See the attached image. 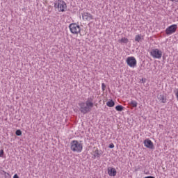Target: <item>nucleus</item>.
I'll return each mask as SVG.
<instances>
[{"instance_id":"f257e3e1","label":"nucleus","mask_w":178,"mask_h":178,"mask_svg":"<svg viewBox=\"0 0 178 178\" xmlns=\"http://www.w3.org/2000/svg\"><path fill=\"white\" fill-rule=\"evenodd\" d=\"M79 106H80V112L83 115L91 112V109L94 108V96L88 97L86 102H81Z\"/></svg>"},{"instance_id":"f03ea898","label":"nucleus","mask_w":178,"mask_h":178,"mask_svg":"<svg viewBox=\"0 0 178 178\" xmlns=\"http://www.w3.org/2000/svg\"><path fill=\"white\" fill-rule=\"evenodd\" d=\"M71 151H73V152H81L83 151V144L78 140H72L71 142Z\"/></svg>"},{"instance_id":"7ed1b4c3","label":"nucleus","mask_w":178,"mask_h":178,"mask_svg":"<svg viewBox=\"0 0 178 178\" xmlns=\"http://www.w3.org/2000/svg\"><path fill=\"white\" fill-rule=\"evenodd\" d=\"M54 8H58V12H65L67 9V6L64 1L57 0L54 2Z\"/></svg>"},{"instance_id":"20e7f679","label":"nucleus","mask_w":178,"mask_h":178,"mask_svg":"<svg viewBox=\"0 0 178 178\" xmlns=\"http://www.w3.org/2000/svg\"><path fill=\"white\" fill-rule=\"evenodd\" d=\"M69 28L72 34H79L81 30L80 26L77 25L76 23L70 24Z\"/></svg>"},{"instance_id":"39448f33","label":"nucleus","mask_w":178,"mask_h":178,"mask_svg":"<svg viewBox=\"0 0 178 178\" xmlns=\"http://www.w3.org/2000/svg\"><path fill=\"white\" fill-rule=\"evenodd\" d=\"M150 55L155 59H161V58H162V51L159 49H153L150 51Z\"/></svg>"},{"instance_id":"423d86ee","label":"nucleus","mask_w":178,"mask_h":178,"mask_svg":"<svg viewBox=\"0 0 178 178\" xmlns=\"http://www.w3.org/2000/svg\"><path fill=\"white\" fill-rule=\"evenodd\" d=\"M127 63L130 67H136L137 66V60L134 56L128 57L127 58Z\"/></svg>"},{"instance_id":"0eeeda50","label":"nucleus","mask_w":178,"mask_h":178,"mask_svg":"<svg viewBox=\"0 0 178 178\" xmlns=\"http://www.w3.org/2000/svg\"><path fill=\"white\" fill-rule=\"evenodd\" d=\"M176 30H177V25L173 24L166 29L165 33L167 34V35H170V34L176 33Z\"/></svg>"},{"instance_id":"6e6552de","label":"nucleus","mask_w":178,"mask_h":178,"mask_svg":"<svg viewBox=\"0 0 178 178\" xmlns=\"http://www.w3.org/2000/svg\"><path fill=\"white\" fill-rule=\"evenodd\" d=\"M144 145L145 147H146L147 148H149V149H154V143L149 139H145L144 140Z\"/></svg>"},{"instance_id":"1a4fd4ad","label":"nucleus","mask_w":178,"mask_h":178,"mask_svg":"<svg viewBox=\"0 0 178 178\" xmlns=\"http://www.w3.org/2000/svg\"><path fill=\"white\" fill-rule=\"evenodd\" d=\"M82 18L83 20H88L90 22V20H92V15L88 13H83L82 14Z\"/></svg>"},{"instance_id":"9d476101","label":"nucleus","mask_w":178,"mask_h":178,"mask_svg":"<svg viewBox=\"0 0 178 178\" xmlns=\"http://www.w3.org/2000/svg\"><path fill=\"white\" fill-rule=\"evenodd\" d=\"M116 169L115 168H108V174L109 175V176H115L116 175Z\"/></svg>"},{"instance_id":"9b49d317","label":"nucleus","mask_w":178,"mask_h":178,"mask_svg":"<svg viewBox=\"0 0 178 178\" xmlns=\"http://www.w3.org/2000/svg\"><path fill=\"white\" fill-rule=\"evenodd\" d=\"M158 99H159V101H161L163 104L166 103V99L165 98V96L163 95H159Z\"/></svg>"},{"instance_id":"f8f14e48","label":"nucleus","mask_w":178,"mask_h":178,"mask_svg":"<svg viewBox=\"0 0 178 178\" xmlns=\"http://www.w3.org/2000/svg\"><path fill=\"white\" fill-rule=\"evenodd\" d=\"M106 105L109 108H113V106H115V102H113V100L111 99L106 102Z\"/></svg>"},{"instance_id":"ddd939ff","label":"nucleus","mask_w":178,"mask_h":178,"mask_svg":"<svg viewBox=\"0 0 178 178\" xmlns=\"http://www.w3.org/2000/svg\"><path fill=\"white\" fill-rule=\"evenodd\" d=\"M129 104L131 105V106H133V108H137L138 103L136 101L132 100L131 101Z\"/></svg>"},{"instance_id":"4468645a","label":"nucleus","mask_w":178,"mask_h":178,"mask_svg":"<svg viewBox=\"0 0 178 178\" xmlns=\"http://www.w3.org/2000/svg\"><path fill=\"white\" fill-rule=\"evenodd\" d=\"M119 42H122L123 44H127L129 42V39L127 38H122L120 40H119Z\"/></svg>"},{"instance_id":"2eb2a0df","label":"nucleus","mask_w":178,"mask_h":178,"mask_svg":"<svg viewBox=\"0 0 178 178\" xmlns=\"http://www.w3.org/2000/svg\"><path fill=\"white\" fill-rule=\"evenodd\" d=\"M115 109H116V111H118V112H122V111H123V106H122V105H118L117 106H115Z\"/></svg>"},{"instance_id":"dca6fc26","label":"nucleus","mask_w":178,"mask_h":178,"mask_svg":"<svg viewBox=\"0 0 178 178\" xmlns=\"http://www.w3.org/2000/svg\"><path fill=\"white\" fill-rule=\"evenodd\" d=\"M135 41L140 42L141 41V36L140 35H136L135 37Z\"/></svg>"},{"instance_id":"f3484780","label":"nucleus","mask_w":178,"mask_h":178,"mask_svg":"<svg viewBox=\"0 0 178 178\" xmlns=\"http://www.w3.org/2000/svg\"><path fill=\"white\" fill-rule=\"evenodd\" d=\"M94 156H97V158H99V156H101V155L99 154V152L98 151V149L95 150Z\"/></svg>"},{"instance_id":"a211bd4d","label":"nucleus","mask_w":178,"mask_h":178,"mask_svg":"<svg viewBox=\"0 0 178 178\" xmlns=\"http://www.w3.org/2000/svg\"><path fill=\"white\" fill-rule=\"evenodd\" d=\"M16 136H22V131L18 129L15 131Z\"/></svg>"},{"instance_id":"6ab92c4d","label":"nucleus","mask_w":178,"mask_h":178,"mask_svg":"<svg viewBox=\"0 0 178 178\" xmlns=\"http://www.w3.org/2000/svg\"><path fill=\"white\" fill-rule=\"evenodd\" d=\"M102 88L103 91H105V88H106V86L105 85V83H102Z\"/></svg>"},{"instance_id":"aec40b11","label":"nucleus","mask_w":178,"mask_h":178,"mask_svg":"<svg viewBox=\"0 0 178 178\" xmlns=\"http://www.w3.org/2000/svg\"><path fill=\"white\" fill-rule=\"evenodd\" d=\"M108 148H115V145L113 143H111L109 145H108Z\"/></svg>"},{"instance_id":"412c9836","label":"nucleus","mask_w":178,"mask_h":178,"mask_svg":"<svg viewBox=\"0 0 178 178\" xmlns=\"http://www.w3.org/2000/svg\"><path fill=\"white\" fill-rule=\"evenodd\" d=\"M3 154H4L3 149H1V150H0V158L2 157V156H3Z\"/></svg>"},{"instance_id":"4be33fe9","label":"nucleus","mask_w":178,"mask_h":178,"mask_svg":"<svg viewBox=\"0 0 178 178\" xmlns=\"http://www.w3.org/2000/svg\"><path fill=\"white\" fill-rule=\"evenodd\" d=\"M13 178H19V176L17 175V174H15V175L13 176Z\"/></svg>"},{"instance_id":"5701e85b","label":"nucleus","mask_w":178,"mask_h":178,"mask_svg":"<svg viewBox=\"0 0 178 178\" xmlns=\"http://www.w3.org/2000/svg\"><path fill=\"white\" fill-rule=\"evenodd\" d=\"M172 2H178V0H170Z\"/></svg>"}]
</instances>
